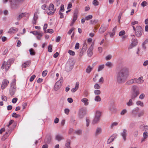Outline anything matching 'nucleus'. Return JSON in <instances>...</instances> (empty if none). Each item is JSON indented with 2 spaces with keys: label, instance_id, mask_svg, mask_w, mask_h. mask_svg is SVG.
I'll use <instances>...</instances> for the list:
<instances>
[{
  "label": "nucleus",
  "instance_id": "nucleus-23",
  "mask_svg": "<svg viewBox=\"0 0 148 148\" xmlns=\"http://www.w3.org/2000/svg\"><path fill=\"white\" fill-rule=\"evenodd\" d=\"M134 83H135V78H134V79H131L128 80L127 82V84L131 85Z\"/></svg>",
  "mask_w": 148,
  "mask_h": 148
},
{
  "label": "nucleus",
  "instance_id": "nucleus-62",
  "mask_svg": "<svg viewBox=\"0 0 148 148\" xmlns=\"http://www.w3.org/2000/svg\"><path fill=\"white\" fill-rule=\"evenodd\" d=\"M70 143L69 142H67L66 144V147L65 148H68V147H69V148H70Z\"/></svg>",
  "mask_w": 148,
  "mask_h": 148
},
{
  "label": "nucleus",
  "instance_id": "nucleus-13",
  "mask_svg": "<svg viewBox=\"0 0 148 148\" xmlns=\"http://www.w3.org/2000/svg\"><path fill=\"white\" fill-rule=\"evenodd\" d=\"M135 83L137 84H141L143 83L144 80L143 79V77L142 76L139 77L138 79L135 78Z\"/></svg>",
  "mask_w": 148,
  "mask_h": 148
},
{
  "label": "nucleus",
  "instance_id": "nucleus-60",
  "mask_svg": "<svg viewBox=\"0 0 148 148\" xmlns=\"http://www.w3.org/2000/svg\"><path fill=\"white\" fill-rule=\"evenodd\" d=\"M75 132L77 134H79L82 133V131L81 130H77Z\"/></svg>",
  "mask_w": 148,
  "mask_h": 148
},
{
  "label": "nucleus",
  "instance_id": "nucleus-3",
  "mask_svg": "<svg viewBox=\"0 0 148 148\" xmlns=\"http://www.w3.org/2000/svg\"><path fill=\"white\" fill-rule=\"evenodd\" d=\"M16 79H14L11 83V86L9 89V92L11 95H13L16 91Z\"/></svg>",
  "mask_w": 148,
  "mask_h": 148
},
{
  "label": "nucleus",
  "instance_id": "nucleus-21",
  "mask_svg": "<svg viewBox=\"0 0 148 148\" xmlns=\"http://www.w3.org/2000/svg\"><path fill=\"white\" fill-rule=\"evenodd\" d=\"M55 138L56 140L60 141L63 139V138L62 136L58 134L55 136Z\"/></svg>",
  "mask_w": 148,
  "mask_h": 148
},
{
  "label": "nucleus",
  "instance_id": "nucleus-49",
  "mask_svg": "<svg viewBox=\"0 0 148 148\" xmlns=\"http://www.w3.org/2000/svg\"><path fill=\"white\" fill-rule=\"evenodd\" d=\"M47 71L46 70H45L43 71L42 73V75L43 77L45 76L47 74Z\"/></svg>",
  "mask_w": 148,
  "mask_h": 148
},
{
  "label": "nucleus",
  "instance_id": "nucleus-35",
  "mask_svg": "<svg viewBox=\"0 0 148 148\" xmlns=\"http://www.w3.org/2000/svg\"><path fill=\"white\" fill-rule=\"evenodd\" d=\"M109 26L108 24H103L101 26L103 27L106 30L108 29Z\"/></svg>",
  "mask_w": 148,
  "mask_h": 148
},
{
  "label": "nucleus",
  "instance_id": "nucleus-53",
  "mask_svg": "<svg viewBox=\"0 0 148 148\" xmlns=\"http://www.w3.org/2000/svg\"><path fill=\"white\" fill-rule=\"evenodd\" d=\"M1 99L3 101H7V97L5 96H2Z\"/></svg>",
  "mask_w": 148,
  "mask_h": 148
},
{
  "label": "nucleus",
  "instance_id": "nucleus-51",
  "mask_svg": "<svg viewBox=\"0 0 148 148\" xmlns=\"http://www.w3.org/2000/svg\"><path fill=\"white\" fill-rule=\"evenodd\" d=\"M86 126L87 127H88L89 125L90 121L88 119L86 118Z\"/></svg>",
  "mask_w": 148,
  "mask_h": 148
},
{
  "label": "nucleus",
  "instance_id": "nucleus-58",
  "mask_svg": "<svg viewBox=\"0 0 148 148\" xmlns=\"http://www.w3.org/2000/svg\"><path fill=\"white\" fill-rule=\"evenodd\" d=\"M14 122V121L13 120H11L9 122V124L7 125V126L8 127H9V126L12 124Z\"/></svg>",
  "mask_w": 148,
  "mask_h": 148
},
{
  "label": "nucleus",
  "instance_id": "nucleus-33",
  "mask_svg": "<svg viewBox=\"0 0 148 148\" xmlns=\"http://www.w3.org/2000/svg\"><path fill=\"white\" fill-rule=\"evenodd\" d=\"M95 101H101V99L99 96H97L95 97Z\"/></svg>",
  "mask_w": 148,
  "mask_h": 148
},
{
  "label": "nucleus",
  "instance_id": "nucleus-47",
  "mask_svg": "<svg viewBox=\"0 0 148 148\" xmlns=\"http://www.w3.org/2000/svg\"><path fill=\"white\" fill-rule=\"evenodd\" d=\"M104 79L103 77H101L99 80V82L101 84H102L103 83Z\"/></svg>",
  "mask_w": 148,
  "mask_h": 148
},
{
  "label": "nucleus",
  "instance_id": "nucleus-34",
  "mask_svg": "<svg viewBox=\"0 0 148 148\" xmlns=\"http://www.w3.org/2000/svg\"><path fill=\"white\" fill-rule=\"evenodd\" d=\"M92 18V16L91 15H89L85 17V18L86 20L87 21L89 20L90 19H91Z\"/></svg>",
  "mask_w": 148,
  "mask_h": 148
},
{
  "label": "nucleus",
  "instance_id": "nucleus-29",
  "mask_svg": "<svg viewBox=\"0 0 148 148\" xmlns=\"http://www.w3.org/2000/svg\"><path fill=\"white\" fill-rule=\"evenodd\" d=\"M30 54L31 56H34L35 54V52L32 49H30L29 50Z\"/></svg>",
  "mask_w": 148,
  "mask_h": 148
},
{
  "label": "nucleus",
  "instance_id": "nucleus-10",
  "mask_svg": "<svg viewBox=\"0 0 148 148\" xmlns=\"http://www.w3.org/2000/svg\"><path fill=\"white\" fill-rule=\"evenodd\" d=\"M132 42L131 45L128 48V49H132L133 47L136 46L138 43L137 40L134 39H132Z\"/></svg>",
  "mask_w": 148,
  "mask_h": 148
},
{
  "label": "nucleus",
  "instance_id": "nucleus-18",
  "mask_svg": "<svg viewBox=\"0 0 148 148\" xmlns=\"http://www.w3.org/2000/svg\"><path fill=\"white\" fill-rule=\"evenodd\" d=\"M30 64V61H27L25 62L22 65V68H26L29 66Z\"/></svg>",
  "mask_w": 148,
  "mask_h": 148
},
{
  "label": "nucleus",
  "instance_id": "nucleus-30",
  "mask_svg": "<svg viewBox=\"0 0 148 148\" xmlns=\"http://www.w3.org/2000/svg\"><path fill=\"white\" fill-rule=\"evenodd\" d=\"M106 30L103 27L101 26L99 30V32L101 34H102L103 32H104Z\"/></svg>",
  "mask_w": 148,
  "mask_h": 148
},
{
  "label": "nucleus",
  "instance_id": "nucleus-43",
  "mask_svg": "<svg viewBox=\"0 0 148 148\" xmlns=\"http://www.w3.org/2000/svg\"><path fill=\"white\" fill-rule=\"evenodd\" d=\"M64 10V5L63 4H62L60 6V12H63Z\"/></svg>",
  "mask_w": 148,
  "mask_h": 148
},
{
  "label": "nucleus",
  "instance_id": "nucleus-55",
  "mask_svg": "<svg viewBox=\"0 0 148 148\" xmlns=\"http://www.w3.org/2000/svg\"><path fill=\"white\" fill-rule=\"evenodd\" d=\"M79 43L77 42L76 43L75 47V49H78L79 48Z\"/></svg>",
  "mask_w": 148,
  "mask_h": 148
},
{
  "label": "nucleus",
  "instance_id": "nucleus-50",
  "mask_svg": "<svg viewBox=\"0 0 148 148\" xmlns=\"http://www.w3.org/2000/svg\"><path fill=\"white\" fill-rule=\"evenodd\" d=\"M112 56L111 55H110L107 56L106 57V59L107 60H110Z\"/></svg>",
  "mask_w": 148,
  "mask_h": 148
},
{
  "label": "nucleus",
  "instance_id": "nucleus-16",
  "mask_svg": "<svg viewBox=\"0 0 148 148\" xmlns=\"http://www.w3.org/2000/svg\"><path fill=\"white\" fill-rule=\"evenodd\" d=\"M127 132V130L126 129H124L123 130V132L121 133V135L123 137L124 141H125L126 140Z\"/></svg>",
  "mask_w": 148,
  "mask_h": 148
},
{
  "label": "nucleus",
  "instance_id": "nucleus-17",
  "mask_svg": "<svg viewBox=\"0 0 148 148\" xmlns=\"http://www.w3.org/2000/svg\"><path fill=\"white\" fill-rule=\"evenodd\" d=\"M51 136H47L45 138V141L47 143H49L51 141Z\"/></svg>",
  "mask_w": 148,
  "mask_h": 148
},
{
  "label": "nucleus",
  "instance_id": "nucleus-52",
  "mask_svg": "<svg viewBox=\"0 0 148 148\" xmlns=\"http://www.w3.org/2000/svg\"><path fill=\"white\" fill-rule=\"evenodd\" d=\"M145 96V95L144 93L141 94L139 96V98L140 99H143Z\"/></svg>",
  "mask_w": 148,
  "mask_h": 148
},
{
  "label": "nucleus",
  "instance_id": "nucleus-46",
  "mask_svg": "<svg viewBox=\"0 0 148 148\" xmlns=\"http://www.w3.org/2000/svg\"><path fill=\"white\" fill-rule=\"evenodd\" d=\"M147 5V3L145 1H143L141 4V5L143 7H144Z\"/></svg>",
  "mask_w": 148,
  "mask_h": 148
},
{
  "label": "nucleus",
  "instance_id": "nucleus-56",
  "mask_svg": "<svg viewBox=\"0 0 148 148\" xmlns=\"http://www.w3.org/2000/svg\"><path fill=\"white\" fill-rule=\"evenodd\" d=\"M91 24H95L97 23V21L96 20H91L90 21Z\"/></svg>",
  "mask_w": 148,
  "mask_h": 148
},
{
  "label": "nucleus",
  "instance_id": "nucleus-40",
  "mask_svg": "<svg viewBox=\"0 0 148 148\" xmlns=\"http://www.w3.org/2000/svg\"><path fill=\"white\" fill-rule=\"evenodd\" d=\"M118 124V123L116 122H114L112 123L110 125L111 128H112L116 126Z\"/></svg>",
  "mask_w": 148,
  "mask_h": 148
},
{
  "label": "nucleus",
  "instance_id": "nucleus-64",
  "mask_svg": "<svg viewBox=\"0 0 148 148\" xmlns=\"http://www.w3.org/2000/svg\"><path fill=\"white\" fill-rule=\"evenodd\" d=\"M148 64V60L145 61L143 64V65L144 66H146Z\"/></svg>",
  "mask_w": 148,
  "mask_h": 148
},
{
  "label": "nucleus",
  "instance_id": "nucleus-38",
  "mask_svg": "<svg viewBox=\"0 0 148 148\" xmlns=\"http://www.w3.org/2000/svg\"><path fill=\"white\" fill-rule=\"evenodd\" d=\"M125 34V31L124 30H122L119 32V36H121Z\"/></svg>",
  "mask_w": 148,
  "mask_h": 148
},
{
  "label": "nucleus",
  "instance_id": "nucleus-36",
  "mask_svg": "<svg viewBox=\"0 0 148 148\" xmlns=\"http://www.w3.org/2000/svg\"><path fill=\"white\" fill-rule=\"evenodd\" d=\"M92 3L95 6H97L99 4V2L97 1V0H93Z\"/></svg>",
  "mask_w": 148,
  "mask_h": 148
},
{
  "label": "nucleus",
  "instance_id": "nucleus-22",
  "mask_svg": "<svg viewBox=\"0 0 148 148\" xmlns=\"http://www.w3.org/2000/svg\"><path fill=\"white\" fill-rule=\"evenodd\" d=\"M93 68L89 65L88 66L86 69V72L88 73H89L92 70Z\"/></svg>",
  "mask_w": 148,
  "mask_h": 148
},
{
  "label": "nucleus",
  "instance_id": "nucleus-57",
  "mask_svg": "<svg viewBox=\"0 0 148 148\" xmlns=\"http://www.w3.org/2000/svg\"><path fill=\"white\" fill-rule=\"evenodd\" d=\"M122 12H120L119 14V15L118 17V21L119 22H120V19L121 18V16L122 15Z\"/></svg>",
  "mask_w": 148,
  "mask_h": 148
},
{
  "label": "nucleus",
  "instance_id": "nucleus-59",
  "mask_svg": "<svg viewBox=\"0 0 148 148\" xmlns=\"http://www.w3.org/2000/svg\"><path fill=\"white\" fill-rule=\"evenodd\" d=\"M127 112V110H123L121 112V114L122 115H124Z\"/></svg>",
  "mask_w": 148,
  "mask_h": 148
},
{
  "label": "nucleus",
  "instance_id": "nucleus-39",
  "mask_svg": "<svg viewBox=\"0 0 148 148\" xmlns=\"http://www.w3.org/2000/svg\"><path fill=\"white\" fill-rule=\"evenodd\" d=\"M68 52L70 55L73 56L75 54L74 51H73L71 50H69L68 51Z\"/></svg>",
  "mask_w": 148,
  "mask_h": 148
},
{
  "label": "nucleus",
  "instance_id": "nucleus-15",
  "mask_svg": "<svg viewBox=\"0 0 148 148\" xmlns=\"http://www.w3.org/2000/svg\"><path fill=\"white\" fill-rule=\"evenodd\" d=\"M93 49V46L91 45L90 47L88 49L87 51L88 55V56L90 57L92 55V50Z\"/></svg>",
  "mask_w": 148,
  "mask_h": 148
},
{
  "label": "nucleus",
  "instance_id": "nucleus-42",
  "mask_svg": "<svg viewBox=\"0 0 148 148\" xmlns=\"http://www.w3.org/2000/svg\"><path fill=\"white\" fill-rule=\"evenodd\" d=\"M147 41H145L143 43V48L145 50L146 48V47L145 45L147 44Z\"/></svg>",
  "mask_w": 148,
  "mask_h": 148
},
{
  "label": "nucleus",
  "instance_id": "nucleus-20",
  "mask_svg": "<svg viewBox=\"0 0 148 148\" xmlns=\"http://www.w3.org/2000/svg\"><path fill=\"white\" fill-rule=\"evenodd\" d=\"M114 135H113L107 141V143L108 144H109L112 143L114 139Z\"/></svg>",
  "mask_w": 148,
  "mask_h": 148
},
{
  "label": "nucleus",
  "instance_id": "nucleus-25",
  "mask_svg": "<svg viewBox=\"0 0 148 148\" xmlns=\"http://www.w3.org/2000/svg\"><path fill=\"white\" fill-rule=\"evenodd\" d=\"M99 118L98 117H97L95 116V118L93 119L92 121V124H95L97 123L99 121Z\"/></svg>",
  "mask_w": 148,
  "mask_h": 148
},
{
  "label": "nucleus",
  "instance_id": "nucleus-45",
  "mask_svg": "<svg viewBox=\"0 0 148 148\" xmlns=\"http://www.w3.org/2000/svg\"><path fill=\"white\" fill-rule=\"evenodd\" d=\"M36 77V75H33L30 78L29 81L30 82H32Z\"/></svg>",
  "mask_w": 148,
  "mask_h": 148
},
{
  "label": "nucleus",
  "instance_id": "nucleus-12",
  "mask_svg": "<svg viewBox=\"0 0 148 148\" xmlns=\"http://www.w3.org/2000/svg\"><path fill=\"white\" fill-rule=\"evenodd\" d=\"M11 131L9 129L8 131V132H6L5 134L3 135L2 138V140H5L9 135L11 132Z\"/></svg>",
  "mask_w": 148,
  "mask_h": 148
},
{
  "label": "nucleus",
  "instance_id": "nucleus-27",
  "mask_svg": "<svg viewBox=\"0 0 148 148\" xmlns=\"http://www.w3.org/2000/svg\"><path fill=\"white\" fill-rule=\"evenodd\" d=\"M25 13H22L19 14L17 17V19L18 20H20L21 18L25 16Z\"/></svg>",
  "mask_w": 148,
  "mask_h": 148
},
{
  "label": "nucleus",
  "instance_id": "nucleus-37",
  "mask_svg": "<svg viewBox=\"0 0 148 148\" xmlns=\"http://www.w3.org/2000/svg\"><path fill=\"white\" fill-rule=\"evenodd\" d=\"M143 135L144 139L147 138L148 137V133L146 132H144Z\"/></svg>",
  "mask_w": 148,
  "mask_h": 148
},
{
  "label": "nucleus",
  "instance_id": "nucleus-7",
  "mask_svg": "<svg viewBox=\"0 0 148 148\" xmlns=\"http://www.w3.org/2000/svg\"><path fill=\"white\" fill-rule=\"evenodd\" d=\"M86 114V111L85 109L81 108L79 110V117L82 118Z\"/></svg>",
  "mask_w": 148,
  "mask_h": 148
},
{
  "label": "nucleus",
  "instance_id": "nucleus-32",
  "mask_svg": "<svg viewBox=\"0 0 148 148\" xmlns=\"http://www.w3.org/2000/svg\"><path fill=\"white\" fill-rule=\"evenodd\" d=\"M101 116V112L99 111H97L96 113L95 117H98L100 119V117Z\"/></svg>",
  "mask_w": 148,
  "mask_h": 148
},
{
  "label": "nucleus",
  "instance_id": "nucleus-54",
  "mask_svg": "<svg viewBox=\"0 0 148 148\" xmlns=\"http://www.w3.org/2000/svg\"><path fill=\"white\" fill-rule=\"evenodd\" d=\"M53 30L52 29H49L47 30V32L52 34L53 33Z\"/></svg>",
  "mask_w": 148,
  "mask_h": 148
},
{
  "label": "nucleus",
  "instance_id": "nucleus-8",
  "mask_svg": "<svg viewBox=\"0 0 148 148\" xmlns=\"http://www.w3.org/2000/svg\"><path fill=\"white\" fill-rule=\"evenodd\" d=\"M9 83V82L7 79H4L2 81V84L1 86V88L3 90L6 88Z\"/></svg>",
  "mask_w": 148,
  "mask_h": 148
},
{
  "label": "nucleus",
  "instance_id": "nucleus-31",
  "mask_svg": "<svg viewBox=\"0 0 148 148\" xmlns=\"http://www.w3.org/2000/svg\"><path fill=\"white\" fill-rule=\"evenodd\" d=\"M106 66L110 68L112 66V63L110 62H107L106 64Z\"/></svg>",
  "mask_w": 148,
  "mask_h": 148
},
{
  "label": "nucleus",
  "instance_id": "nucleus-19",
  "mask_svg": "<svg viewBox=\"0 0 148 148\" xmlns=\"http://www.w3.org/2000/svg\"><path fill=\"white\" fill-rule=\"evenodd\" d=\"M79 83L78 82H76L75 84V86L74 88H73L71 90L72 92H74L76 91L78 88Z\"/></svg>",
  "mask_w": 148,
  "mask_h": 148
},
{
  "label": "nucleus",
  "instance_id": "nucleus-24",
  "mask_svg": "<svg viewBox=\"0 0 148 148\" xmlns=\"http://www.w3.org/2000/svg\"><path fill=\"white\" fill-rule=\"evenodd\" d=\"M101 132V129L100 128L97 127L95 132V135L97 136L100 134Z\"/></svg>",
  "mask_w": 148,
  "mask_h": 148
},
{
  "label": "nucleus",
  "instance_id": "nucleus-28",
  "mask_svg": "<svg viewBox=\"0 0 148 148\" xmlns=\"http://www.w3.org/2000/svg\"><path fill=\"white\" fill-rule=\"evenodd\" d=\"M94 88L95 89H99L100 88L101 86L98 83H96L94 86Z\"/></svg>",
  "mask_w": 148,
  "mask_h": 148
},
{
  "label": "nucleus",
  "instance_id": "nucleus-5",
  "mask_svg": "<svg viewBox=\"0 0 148 148\" xmlns=\"http://www.w3.org/2000/svg\"><path fill=\"white\" fill-rule=\"evenodd\" d=\"M63 81V78L61 77L60 79L56 83L54 88L55 90L57 91L60 88Z\"/></svg>",
  "mask_w": 148,
  "mask_h": 148
},
{
  "label": "nucleus",
  "instance_id": "nucleus-6",
  "mask_svg": "<svg viewBox=\"0 0 148 148\" xmlns=\"http://www.w3.org/2000/svg\"><path fill=\"white\" fill-rule=\"evenodd\" d=\"M10 66V60H8L7 62L4 61L3 62L1 68L2 69H5V71H7L9 69Z\"/></svg>",
  "mask_w": 148,
  "mask_h": 148
},
{
  "label": "nucleus",
  "instance_id": "nucleus-11",
  "mask_svg": "<svg viewBox=\"0 0 148 148\" xmlns=\"http://www.w3.org/2000/svg\"><path fill=\"white\" fill-rule=\"evenodd\" d=\"M18 30V28L12 27L9 29L8 33L10 34H13L15 32H17Z\"/></svg>",
  "mask_w": 148,
  "mask_h": 148
},
{
  "label": "nucleus",
  "instance_id": "nucleus-14",
  "mask_svg": "<svg viewBox=\"0 0 148 148\" xmlns=\"http://www.w3.org/2000/svg\"><path fill=\"white\" fill-rule=\"evenodd\" d=\"M78 13V10L77 9H76L74 10L73 16V20L75 21L77 19V15Z\"/></svg>",
  "mask_w": 148,
  "mask_h": 148
},
{
  "label": "nucleus",
  "instance_id": "nucleus-48",
  "mask_svg": "<svg viewBox=\"0 0 148 148\" xmlns=\"http://www.w3.org/2000/svg\"><path fill=\"white\" fill-rule=\"evenodd\" d=\"M19 114H16L15 113H13L12 114V116L13 117H15L16 118H18L19 116Z\"/></svg>",
  "mask_w": 148,
  "mask_h": 148
},
{
  "label": "nucleus",
  "instance_id": "nucleus-9",
  "mask_svg": "<svg viewBox=\"0 0 148 148\" xmlns=\"http://www.w3.org/2000/svg\"><path fill=\"white\" fill-rule=\"evenodd\" d=\"M48 9L50 12L48 13V14H49V13H53L56 10V9H54V5L52 3L50 4Z\"/></svg>",
  "mask_w": 148,
  "mask_h": 148
},
{
  "label": "nucleus",
  "instance_id": "nucleus-4",
  "mask_svg": "<svg viewBox=\"0 0 148 148\" xmlns=\"http://www.w3.org/2000/svg\"><path fill=\"white\" fill-rule=\"evenodd\" d=\"M133 28L134 30L135 31V34L137 37H139L142 35L143 29L141 27L138 26L135 28L134 26H133Z\"/></svg>",
  "mask_w": 148,
  "mask_h": 148
},
{
  "label": "nucleus",
  "instance_id": "nucleus-41",
  "mask_svg": "<svg viewBox=\"0 0 148 148\" xmlns=\"http://www.w3.org/2000/svg\"><path fill=\"white\" fill-rule=\"evenodd\" d=\"M94 93L95 95H99L101 93V91L99 90H95Z\"/></svg>",
  "mask_w": 148,
  "mask_h": 148
},
{
  "label": "nucleus",
  "instance_id": "nucleus-61",
  "mask_svg": "<svg viewBox=\"0 0 148 148\" xmlns=\"http://www.w3.org/2000/svg\"><path fill=\"white\" fill-rule=\"evenodd\" d=\"M69 110L68 109H65L64 110V112L66 114H69Z\"/></svg>",
  "mask_w": 148,
  "mask_h": 148
},
{
  "label": "nucleus",
  "instance_id": "nucleus-44",
  "mask_svg": "<svg viewBox=\"0 0 148 148\" xmlns=\"http://www.w3.org/2000/svg\"><path fill=\"white\" fill-rule=\"evenodd\" d=\"M48 49L49 52H52V46L51 45H49Z\"/></svg>",
  "mask_w": 148,
  "mask_h": 148
},
{
  "label": "nucleus",
  "instance_id": "nucleus-63",
  "mask_svg": "<svg viewBox=\"0 0 148 148\" xmlns=\"http://www.w3.org/2000/svg\"><path fill=\"white\" fill-rule=\"evenodd\" d=\"M145 125H145L144 124L141 125L140 126V128L141 130H143L144 128L145 127Z\"/></svg>",
  "mask_w": 148,
  "mask_h": 148
},
{
  "label": "nucleus",
  "instance_id": "nucleus-2",
  "mask_svg": "<svg viewBox=\"0 0 148 148\" xmlns=\"http://www.w3.org/2000/svg\"><path fill=\"white\" fill-rule=\"evenodd\" d=\"M132 90L133 92L132 96V99L129 100V102H132L134 101L133 99L136 97L140 93L139 89L136 85H134L132 86Z\"/></svg>",
  "mask_w": 148,
  "mask_h": 148
},
{
  "label": "nucleus",
  "instance_id": "nucleus-26",
  "mask_svg": "<svg viewBox=\"0 0 148 148\" xmlns=\"http://www.w3.org/2000/svg\"><path fill=\"white\" fill-rule=\"evenodd\" d=\"M104 64H101L99 65L98 67L97 71L98 72H99L100 71L102 70L104 68Z\"/></svg>",
  "mask_w": 148,
  "mask_h": 148
},
{
  "label": "nucleus",
  "instance_id": "nucleus-1",
  "mask_svg": "<svg viewBox=\"0 0 148 148\" xmlns=\"http://www.w3.org/2000/svg\"><path fill=\"white\" fill-rule=\"evenodd\" d=\"M129 69L126 67L120 69L116 73V79L118 82L122 83L124 82L129 75Z\"/></svg>",
  "mask_w": 148,
  "mask_h": 148
}]
</instances>
